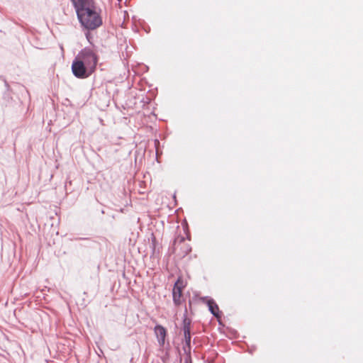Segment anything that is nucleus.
<instances>
[{"instance_id":"nucleus-1","label":"nucleus","mask_w":363,"mask_h":363,"mask_svg":"<svg viewBox=\"0 0 363 363\" xmlns=\"http://www.w3.org/2000/svg\"><path fill=\"white\" fill-rule=\"evenodd\" d=\"M81 25L87 30H95L102 25V18L94 0H71Z\"/></svg>"},{"instance_id":"nucleus-2","label":"nucleus","mask_w":363,"mask_h":363,"mask_svg":"<svg viewBox=\"0 0 363 363\" xmlns=\"http://www.w3.org/2000/svg\"><path fill=\"white\" fill-rule=\"evenodd\" d=\"M77 57L84 62V65L91 72H94L97 65V57L95 53L89 49L83 50Z\"/></svg>"},{"instance_id":"nucleus-3","label":"nucleus","mask_w":363,"mask_h":363,"mask_svg":"<svg viewBox=\"0 0 363 363\" xmlns=\"http://www.w3.org/2000/svg\"><path fill=\"white\" fill-rule=\"evenodd\" d=\"M191 251V247L184 238H177L174 244V253L179 259L184 258Z\"/></svg>"},{"instance_id":"nucleus-4","label":"nucleus","mask_w":363,"mask_h":363,"mask_svg":"<svg viewBox=\"0 0 363 363\" xmlns=\"http://www.w3.org/2000/svg\"><path fill=\"white\" fill-rule=\"evenodd\" d=\"M185 287L183 279L179 277L174 284L172 290L173 301L176 306H179L183 302V289Z\"/></svg>"},{"instance_id":"nucleus-5","label":"nucleus","mask_w":363,"mask_h":363,"mask_svg":"<svg viewBox=\"0 0 363 363\" xmlns=\"http://www.w3.org/2000/svg\"><path fill=\"white\" fill-rule=\"evenodd\" d=\"M72 70L74 75L78 78H85L88 76L86 71H89V69L84 65V62L77 57L72 62Z\"/></svg>"},{"instance_id":"nucleus-6","label":"nucleus","mask_w":363,"mask_h":363,"mask_svg":"<svg viewBox=\"0 0 363 363\" xmlns=\"http://www.w3.org/2000/svg\"><path fill=\"white\" fill-rule=\"evenodd\" d=\"M154 331L160 345L163 346L167 336L166 329L163 326L158 325L155 327Z\"/></svg>"},{"instance_id":"nucleus-7","label":"nucleus","mask_w":363,"mask_h":363,"mask_svg":"<svg viewBox=\"0 0 363 363\" xmlns=\"http://www.w3.org/2000/svg\"><path fill=\"white\" fill-rule=\"evenodd\" d=\"M207 304L211 313L216 318H220V311L217 303L213 300H208Z\"/></svg>"},{"instance_id":"nucleus-8","label":"nucleus","mask_w":363,"mask_h":363,"mask_svg":"<svg viewBox=\"0 0 363 363\" xmlns=\"http://www.w3.org/2000/svg\"><path fill=\"white\" fill-rule=\"evenodd\" d=\"M184 340L185 343L187 346H190L191 342V333L190 330H188L187 329L184 331Z\"/></svg>"},{"instance_id":"nucleus-9","label":"nucleus","mask_w":363,"mask_h":363,"mask_svg":"<svg viewBox=\"0 0 363 363\" xmlns=\"http://www.w3.org/2000/svg\"><path fill=\"white\" fill-rule=\"evenodd\" d=\"M190 325H191V320L188 318L186 316L184 317L183 320V330L184 331L185 330H190Z\"/></svg>"}]
</instances>
